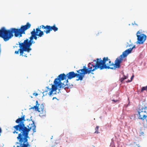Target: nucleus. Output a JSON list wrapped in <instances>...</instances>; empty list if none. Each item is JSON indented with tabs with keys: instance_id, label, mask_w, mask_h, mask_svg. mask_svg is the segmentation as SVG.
Returning a JSON list of instances; mask_svg holds the SVG:
<instances>
[{
	"instance_id": "nucleus-1",
	"label": "nucleus",
	"mask_w": 147,
	"mask_h": 147,
	"mask_svg": "<svg viewBox=\"0 0 147 147\" xmlns=\"http://www.w3.org/2000/svg\"><path fill=\"white\" fill-rule=\"evenodd\" d=\"M30 24L27 22L26 25L22 26L20 29L11 28L9 30H6L5 27H3L1 29L2 33L3 34L2 38L4 41H7L13 36V33L15 37H22V34H24L25 31L30 28Z\"/></svg>"
},
{
	"instance_id": "nucleus-2",
	"label": "nucleus",
	"mask_w": 147,
	"mask_h": 147,
	"mask_svg": "<svg viewBox=\"0 0 147 147\" xmlns=\"http://www.w3.org/2000/svg\"><path fill=\"white\" fill-rule=\"evenodd\" d=\"M30 40L26 38L23 42H19V47H20V55L27 57L26 55H23L24 51L29 53L32 50L30 47L32 44L35 43V42L33 40V39L31 37L29 38Z\"/></svg>"
},
{
	"instance_id": "nucleus-3",
	"label": "nucleus",
	"mask_w": 147,
	"mask_h": 147,
	"mask_svg": "<svg viewBox=\"0 0 147 147\" xmlns=\"http://www.w3.org/2000/svg\"><path fill=\"white\" fill-rule=\"evenodd\" d=\"M120 58V56L119 57L116 59L115 64H113V63H111L110 60L107 57H104L103 58L102 60L101 59H100L99 62L100 63V66L104 67L103 69H115L116 68H119L120 66V64L122 61L119 63V66L117 65L118 63V61L119 60Z\"/></svg>"
},
{
	"instance_id": "nucleus-4",
	"label": "nucleus",
	"mask_w": 147,
	"mask_h": 147,
	"mask_svg": "<svg viewBox=\"0 0 147 147\" xmlns=\"http://www.w3.org/2000/svg\"><path fill=\"white\" fill-rule=\"evenodd\" d=\"M32 121V123L31 124L30 127H29V125H30V124H29V125H27L26 127L25 126V125L24 122H21L18 125L14 126L13 127L16 131H24L28 133L32 127V130L33 132L34 133L36 132V126L34 124V121Z\"/></svg>"
},
{
	"instance_id": "nucleus-5",
	"label": "nucleus",
	"mask_w": 147,
	"mask_h": 147,
	"mask_svg": "<svg viewBox=\"0 0 147 147\" xmlns=\"http://www.w3.org/2000/svg\"><path fill=\"white\" fill-rule=\"evenodd\" d=\"M99 59H97L96 60H94V62L96 63L95 64H92L89 63L88 64V74H89L91 71H94L98 69H100V70L103 69L104 67L103 66H100V63L99 62Z\"/></svg>"
},
{
	"instance_id": "nucleus-6",
	"label": "nucleus",
	"mask_w": 147,
	"mask_h": 147,
	"mask_svg": "<svg viewBox=\"0 0 147 147\" xmlns=\"http://www.w3.org/2000/svg\"><path fill=\"white\" fill-rule=\"evenodd\" d=\"M138 115L140 119L143 120L146 119L147 117V108L145 106H142L140 105L138 110Z\"/></svg>"
},
{
	"instance_id": "nucleus-7",
	"label": "nucleus",
	"mask_w": 147,
	"mask_h": 147,
	"mask_svg": "<svg viewBox=\"0 0 147 147\" xmlns=\"http://www.w3.org/2000/svg\"><path fill=\"white\" fill-rule=\"evenodd\" d=\"M59 80V78H56L55 79L54 83L55 85H57L58 87V89L59 91L58 92L59 93V92H60V90H61V88L65 90L66 87H65L66 86H68V79L65 82H64L63 83H62L61 82L59 81H58Z\"/></svg>"
},
{
	"instance_id": "nucleus-8",
	"label": "nucleus",
	"mask_w": 147,
	"mask_h": 147,
	"mask_svg": "<svg viewBox=\"0 0 147 147\" xmlns=\"http://www.w3.org/2000/svg\"><path fill=\"white\" fill-rule=\"evenodd\" d=\"M135 48V45H134L132 48H130L124 51L122 53V54L120 55V59L118 61V63L117 65L119 66V63L122 61L123 59L127 56L129 53H131L132 50L134 48Z\"/></svg>"
},
{
	"instance_id": "nucleus-9",
	"label": "nucleus",
	"mask_w": 147,
	"mask_h": 147,
	"mask_svg": "<svg viewBox=\"0 0 147 147\" xmlns=\"http://www.w3.org/2000/svg\"><path fill=\"white\" fill-rule=\"evenodd\" d=\"M83 68V69L77 71V72L79 73L80 75L79 77H78V79L76 80V81L82 80L84 77V75L88 74V69L87 68L86 66H84Z\"/></svg>"
},
{
	"instance_id": "nucleus-10",
	"label": "nucleus",
	"mask_w": 147,
	"mask_h": 147,
	"mask_svg": "<svg viewBox=\"0 0 147 147\" xmlns=\"http://www.w3.org/2000/svg\"><path fill=\"white\" fill-rule=\"evenodd\" d=\"M137 37V41L136 42L137 44H143L146 39V36L143 34L141 33L138 31L136 34Z\"/></svg>"
},
{
	"instance_id": "nucleus-11",
	"label": "nucleus",
	"mask_w": 147,
	"mask_h": 147,
	"mask_svg": "<svg viewBox=\"0 0 147 147\" xmlns=\"http://www.w3.org/2000/svg\"><path fill=\"white\" fill-rule=\"evenodd\" d=\"M21 131L22 132H22L19 134L17 138V139L19 141L20 138H22V142H24V143L27 142L28 141L27 138L29 137L28 136L29 133L24 131Z\"/></svg>"
},
{
	"instance_id": "nucleus-12",
	"label": "nucleus",
	"mask_w": 147,
	"mask_h": 147,
	"mask_svg": "<svg viewBox=\"0 0 147 147\" xmlns=\"http://www.w3.org/2000/svg\"><path fill=\"white\" fill-rule=\"evenodd\" d=\"M66 75L67 76L69 79H71L76 77H79L80 75L79 74L75 73L74 71L69 72Z\"/></svg>"
},
{
	"instance_id": "nucleus-13",
	"label": "nucleus",
	"mask_w": 147,
	"mask_h": 147,
	"mask_svg": "<svg viewBox=\"0 0 147 147\" xmlns=\"http://www.w3.org/2000/svg\"><path fill=\"white\" fill-rule=\"evenodd\" d=\"M19 144L20 147H28V146H30V145L28 142L26 143H24V142H22V138H21L20 140H19Z\"/></svg>"
},
{
	"instance_id": "nucleus-14",
	"label": "nucleus",
	"mask_w": 147,
	"mask_h": 147,
	"mask_svg": "<svg viewBox=\"0 0 147 147\" xmlns=\"http://www.w3.org/2000/svg\"><path fill=\"white\" fill-rule=\"evenodd\" d=\"M31 36H30L33 39H34L35 40H36L37 39V37L36 36H38V34H36L35 32V29H34L33 31L31 32Z\"/></svg>"
},
{
	"instance_id": "nucleus-15",
	"label": "nucleus",
	"mask_w": 147,
	"mask_h": 147,
	"mask_svg": "<svg viewBox=\"0 0 147 147\" xmlns=\"http://www.w3.org/2000/svg\"><path fill=\"white\" fill-rule=\"evenodd\" d=\"M67 75H65L64 74H61L59 75L57 78H59V82H60L61 80H63L66 79L67 77Z\"/></svg>"
},
{
	"instance_id": "nucleus-16",
	"label": "nucleus",
	"mask_w": 147,
	"mask_h": 147,
	"mask_svg": "<svg viewBox=\"0 0 147 147\" xmlns=\"http://www.w3.org/2000/svg\"><path fill=\"white\" fill-rule=\"evenodd\" d=\"M57 86H57L56 85H52L51 90V91L49 93V94L50 96H51L52 95L53 91L56 90L57 89Z\"/></svg>"
},
{
	"instance_id": "nucleus-17",
	"label": "nucleus",
	"mask_w": 147,
	"mask_h": 147,
	"mask_svg": "<svg viewBox=\"0 0 147 147\" xmlns=\"http://www.w3.org/2000/svg\"><path fill=\"white\" fill-rule=\"evenodd\" d=\"M35 32L38 34V36L39 37H41L44 35L43 32L42 31L38 28H36Z\"/></svg>"
},
{
	"instance_id": "nucleus-18",
	"label": "nucleus",
	"mask_w": 147,
	"mask_h": 147,
	"mask_svg": "<svg viewBox=\"0 0 147 147\" xmlns=\"http://www.w3.org/2000/svg\"><path fill=\"white\" fill-rule=\"evenodd\" d=\"M23 121H25V115H24L22 117L19 118L17 119L16 121V122L17 123H20L21 122H24Z\"/></svg>"
},
{
	"instance_id": "nucleus-19",
	"label": "nucleus",
	"mask_w": 147,
	"mask_h": 147,
	"mask_svg": "<svg viewBox=\"0 0 147 147\" xmlns=\"http://www.w3.org/2000/svg\"><path fill=\"white\" fill-rule=\"evenodd\" d=\"M46 28L47 29V30L44 31V32H46V34H47L50 32L51 31V26H49L47 25L46 26Z\"/></svg>"
},
{
	"instance_id": "nucleus-20",
	"label": "nucleus",
	"mask_w": 147,
	"mask_h": 147,
	"mask_svg": "<svg viewBox=\"0 0 147 147\" xmlns=\"http://www.w3.org/2000/svg\"><path fill=\"white\" fill-rule=\"evenodd\" d=\"M58 30V28L57 27H56L55 25H54L53 26H51V31L52 30H53L55 32L57 31Z\"/></svg>"
},
{
	"instance_id": "nucleus-21",
	"label": "nucleus",
	"mask_w": 147,
	"mask_h": 147,
	"mask_svg": "<svg viewBox=\"0 0 147 147\" xmlns=\"http://www.w3.org/2000/svg\"><path fill=\"white\" fill-rule=\"evenodd\" d=\"M127 76H125L124 75H123V77L121 78L120 80L121 82V83H122L123 82V80H124L127 79Z\"/></svg>"
},
{
	"instance_id": "nucleus-22",
	"label": "nucleus",
	"mask_w": 147,
	"mask_h": 147,
	"mask_svg": "<svg viewBox=\"0 0 147 147\" xmlns=\"http://www.w3.org/2000/svg\"><path fill=\"white\" fill-rule=\"evenodd\" d=\"M38 107H39L38 106H37L36 105V106H34V107L30 108V109H35V110L36 111H38L39 112H40V111H39L38 110H39Z\"/></svg>"
},
{
	"instance_id": "nucleus-23",
	"label": "nucleus",
	"mask_w": 147,
	"mask_h": 147,
	"mask_svg": "<svg viewBox=\"0 0 147 147\" xmlns=\"http://www.w3.org/2000/svg\"><path fill=\"white\" fill-rule=\"evenodd\" d=\"M99 128V126H96V128H95V130H96V131H95V133H97V134H98L99 133V132L98 131V129Z\"/></svg>"
},
{
	"instance_id": "nucleus-24",
	"label": "nucleus",
	"mask_w": 147,
	"mask_h": 147,
	"mask_svg": "<svg viewBox=\"0 0 147 147\" xmlns=\"http://www.w3.org/2000/svg\"><path fill=\"white\" fill-rule=\"evenodd\" d=\"M147 90V86H146L143 87L142 88L141 91L143 92L144 90Z\"/></svg>"
},
{
	"instance_id": "nucleus-25",
	"label": "nucleus",
	"mask_w": 147,
	"mask_h": 147,
	"mask_svg": "<svg viewBox=\"0 0 147 147\" xmlns=\"http://www.w3.org/2000/svg\"><path fill=\"white\" fill-rule=\"evenodd\" d=\"M134 75H133L131 77V80H128L127 82H131V81H132V80L133 78H134Z\"/></svg>"
},
{
	"instance_id": "nucleus-26",
	"label": "nucleus",
	"mask_w": 147,
	"mask_h": 147,
	"mask_svg": "<svg viewBox=\"0 0 147 147\" xmlns=\"http://www.w3.org/2000/svg\"><path fill=\"white\" fill-rule=\"evenodd\" d=\"M44 106L42 104L40 106V108H41V110L42 111L44 109Z\"/></svg>"
},
{
	"instance_id": "nucleus-27",
	"label": "nucleus",
	"mask_w": 147,
	"mask_h": 147,
	"mask_svg": "<svg viewBox=\"0 0 147 147\" xmlns=\"http://www.w3.org/2000/svg\"><path fill=\"white\" fill-rule=\"evenodd\" d=\"M19 51H20V49H19L18 51H16L15 52V54H18L19 53Z\"/></svg>"
},
{
	"instance_id": "nucleus-28",
	"label": "nucleus",
	"mask_w": 147,
	"mask_h": 147,
	"mask_svg": "<svg viewBox=\"0 0 147 147\" xmlns=\"http://www.w3.org/2000/svg\"><path fill=\"white\" fill-rule=\"evenodd\" d=\"M41 26L42 27V28H44V29H45L46 28V26H44L43 25H42L41 26H40V27H41Z\"/></svg>"
},
{
	"instance_id": "nucleus-29",
	"label": "nucleus",
	"mask_w": 147,
	"mask_h": 147,
	"mask_svg": "<svg viewBox=\"0 0 147 147\" xmlns=\"http://www.w3.org/2000/svg\"><path fill=\"white\" fill-rule=\"evenodd\" d=\"M36 105H37V106L38 105V106H39V104H38V101L37 100L36 101Z\"/></svg>"
},
{
	"instance_id": "nucleus-30",
	"label": "nucleus",
	"mask_w": 147,
	"mask_h": 147,
	"mask_svg": "<svg viewBox=\"0 0 147 147\" xmlns=\"http://www.w3.org/2000/svg\"><path fill=\"white\" fill-rule=\"evenodd\" d=\"M34 95H35V96H37L38 95V94L37 93H34Z\"/></svg>"
},
{
	"instance_id": "nucleus-31",
	"label": "nucleus",
	"mask_w": 147,
	"mask_h": 147,
	"mask_svg": "<svg viewBox=\"0 0 147 147\" xmlns=\"http://www.w3.org/2000/svg\"><path fill=\"white\" fill-rule=\"evenodd\" d=\"M13 133L14 134L15 133H16V134H18V132H17V131H16V130H15L14 131H13Z\"/></svg>"
},
{
	"instance_id": "nucleus-32",
	"label": "nucleus",
	"mask_w": 147,
	"mask_h": 147,
	"mask_svg": "<svg viewBox=\"0 0 147 147\" xmlns=\"http://www.w3.org/2000/svg\"><path fill=\"white\" fill-rule=\"evenodd\" d=\"M112 101H114V102H117L118 100H112Z\"/></svg>"
},
{
	"instance_id": "nucleus-33",
	"label": "nucleus",
	"mask_w": 147,
	"mask_h": 147,
	"mask_svg": "<svg viewBox=\"0 0 147 147\" xmlns=\"http://www.w3.org/2000/svg\"><path fill=\"white\" fill-rule=\"evenodd\" d=\"M2 132V130L1 128H0V134ZM1 136V134H0V136Z\"/></svg>"
},
{
	"instance_id": "nucleus-34",
	"label": "nucleus",
	"mask_w": 147,
	"mask_h": 147,
	"mask_svg": "<svg viewBox=\"0 0 147 147\" xmlns=\"http://www.w3.org/2000/svg\"><path fill=\"white\" fill-rule=\"evenodd\" d=\"M27 120H28V121H31V120L32 121V119H27Z\"/></svg>"
},
{
	"instance_id": "nucleus-35",
	"label": "nucleus",
	"mask_w": 147,
	"mask_h": 147,
	"mask_svg": "<svg viewBox=\"0 0 147 147\" xmlns=\"http://www.w3.org/2000/svg\"><path fill=\"white\" fill-rule=\"evenodd\" d=\"M131 45H129V46L128 45H127L126 46L127 47H130Z\"/></svg>"
},
{
	"instance_id": "nucleus-36",
	"label": "nucleus",
	"mask_w": 147,
	"mask_h": 147,
	"mask_svg": "<svg viewBox=\"0 0 147 147\" xmlns=\"http://www.w3.org/2000/svg\"><path fill=\"white\" fill-rule=\"evenodd\" d=\"M19 144V142H16V144Z\"/></svg>"
},
{
	"instance_id": "nucleus-37",
	"label": "nucleus",
	"mask_w": 147,
	"mask_h": 147,
	"mask_svg": "<svg viewBox=\"0 0 147 147\" xmlns=\"http://www.w3.org/2000/svg\"><path fill=\"white\" fill-rule=\"evenodd\" d=\"M55 98H56V97H54L53 98V100H54V99H55Z\"/></svg>"
},
{
	"instance_id": "nucleus-38",
	"label": "nucleus",
	"mask_w": 147,
	"mask_h": 147,
	"mask_svg": "<svg viewBox=\"0 0 147 147\" xmlns=\"http://www.w3.org/2000/svg\"><path fill=\"white\" fill-rule=\"evenodd\" d=\"M53 138V136H51V139H52Z\"/></svg>"
},
{
	"instance_id": "nucleus-39",
	"label": "nucleus",
	"mask_w": 147,
	"mask_h": 147,
	"mask_svg": "<svg viewBox=\"0 0 147 147\" xmlns=\"http://www.w3.org/2000/svg\"><path fill=\"white\" fill-rule=\"evenodd\" d=\"M17 147H20L19 146H18Z\"/></svg>"
},
{
	"instance_id": "nucleus-40",
	"label": "nucleus",
	"mask_w": 147,
	"mask_h": 147,
	"mask_svg": "<svg viewBox=\"0 0 147 147\" xmlns=\"http://www.w3.org/2000/svg\"><path fill=\"white\" fill-rule=\"evenodd\" d=\"M92 73V74H93V73Z\"/></svg>"
},
{
	"instance_id": "nucleus-41",
	"label": "nucleus",
	"mask_w": 147,
	"mask_h": 147,
	"mask_svg": "<svg viewBox=\"0 0 147 147\" xmlns=\"http://www.w3.org/2000/svg\"><path fill=\"white\" fill-rule=\"evenodd\" d=\"M32 116H31L30 117V118H32Z\"/></svg>"
}]
</instances>
